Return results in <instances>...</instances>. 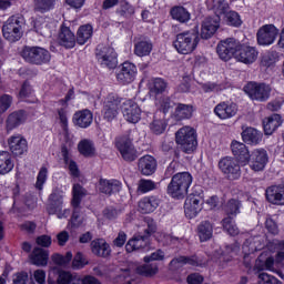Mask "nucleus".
Segmentation results:
<instances>
[{
    "mask_svg": "<svg viewBox=\"0 0 284 284\" xmlns=\"http://www.w3.org/2000/svg\"><path fill=\"white\" fill-rule=\"evenodd\" d=\"M196 232L201 243H205L212 239L214 234V226L210 221H203L197 225Z\"/></svg>",
    "mask_w": 284,
    "mask_h": 284,
    "instance_id": "c9c22d12",
    "label": "nucleus"
},
{
    "mask_svg": "<svg viewBox=\"0 0 284 284\" xmlns=\"http://www.w3.org/2000/svg\"><path fill=\"white\" fill-rule=\"evenodd\" d=\"M199 27L179 33L173 42V45L179 54H192L199 47Z\"/></svg>",
    "mask_w": 284,
    "mask_h": 284,
    "instance_id": "f257e3e1",
    "label": "nucleus"
},
{
    "mask_svg": "<svg viewBox=\"0 0 284 284\" xmlns=\"http://www.w3.org/2000/svg\"><path fill=\"white\" fill-rule=\"evenodd\" d=\"M122 113L129 123H139V121H141V108L133 100L123 102Z\"/></svg>",
    "mask_w": 284,
    "mask_h": 284,
    "instance_id": "f3484780",
    "label": "nucleus"
},
{
    "mask_svg": "<svg viewBox=\"0 0 284 284\" xmlns=\"http://www.w3.org/2000/svg\"><path fill=\"white\" fill-rule=\"evenodd\" d=\"M194 106L192 104L178 103L173 113L175 121H185V119H192Z\"/></svg>",
    "mask_w": 284,
    "mask_h": 284,
    "instance_id": "f704fd0d",
    "label": "nucleus"
},
{
    "mask_svg": "<svg viewBox=\"0 0 284 284\" xmlns=\"http://www.w3.org/2000/svg\"><path fill=\"white\" fill-rule=\"evenodd\" d=\"M225 19L229 23V26H234L235 28H239L243 21H241V16L236 11H229L225 13Z\"/></svg>",
    "mask_w": 284,
    "mask_h": 284,
    "instance_id": "6e6d98bb",
    "label": "nucleus"
},
{
    "mask_svg": "<svg viewBox=\"0 0 284 284\" xmlns=\"http://www.w3.org/2000/svg\"><path fill=\"white\" fill-rule=\"evenodd\" d=\"M270 158L267 156V151L264 149H256L248 154V165L253 172H263L265 165H267Z\"/></svg>",
    "mask_w": 284,
    "mask_h": 284,
    "instance_id": "4468645a",
    "label": "nucleus"
},
{
    "mask_svg": "<svg viewBox=\"0 0 284 284\" xmlns=\"http://www.w3.org/2000/svg\"><path fill=\"white\" fill-rule=\"evenodd\" d=\"M171 267H183V265H192L193 267H205L207 265V258L203 255L179 256L170 262Z\"/></svg>",
    "mask_w": 284,
    "mask_h": 284,
    "instance_id": "2eb2a0df",
    "label": "nucleus"
},
{
    "mask_svg": "<svg viewBox=\"0 0 284 284\" xmlns=\"http://www.w3.org/2000/svg\"><path fill=\"white\" fill-rule=\"evenodd\" d=\"M236 112H239L236 103L221 102L214 108V114L222 120L236 116Z\"/></svg>",
    "mask_w": 284,
    "mask_h": 284,
    "instance_id": "b1692460",
    "label": "nucleus"
},
{
    "mask_svg": "<svg viewBox=\"0 0 284 284\" xmlns=\"http://www.w3.org/2000/svg\"><path fill=\"white\" fill-rule=\"evenodd\" d=\"M88 196V190L81 184H73L71 205H81V201Z\"/></svg>",
    "mask_w": 284,
    "mask_h": 284,
    "instance_id": "37998d69",
    "label": "nucleus"
},
{
    "mask_svg": "<svg viewBox=\"0 0 284 284\" xmlns=\"http://www.w3.org/2000/svg\"><path fill=\"white\" fill-rule=\"evenodd\" d=\"M152 52V42L142 40L134 44V54L136 57H148Z\"/></svg>",
    "mask_w": 284,
    "mask_h": 284,
    "instance_id": "de8ad7c7",
    "label": "nucleus"
},
{
    "mask_svg": "<svg viewBox=\"0 0 284 284\" xmlns=\"http://www.w3.org/2000/svg\"><path fill=\"white\" fill-rule=\"evenodd\" d=\"M92 38V26L85 24L79 28L77 42L79 45H84Z\"/></svg>",
    "mask_w": 284,
    "mask_h": 284,
    "instance_id": "a18cd8bd",
    "label": "nucleus"
},
{
    "mask_svg": "<svg viewBox=\"0 0 284 284\" xmlns=\"http://www.w3.org/2000/svg\"><path fill=\"white\" fill-rule=\"evenodd\" d=\"M72 207L73 213L71 217V223H73L74 225H81V223L83 222V220L81 219V205H72Z\"/></svg>",
    "mask_w": 284,
    "mask_h": 284,
    "instance_id": "69168bd1",
    "label": "nucleus"
},
{
    "mask_svg": "<svg viewBox=\"0 0 284 284\" xmlns=\"http://www.w3.org/2000/svg\"><path fill=\"white\" fill-rule=\"evenodd\" d=\"M21 54L24 61L32 63V65H44L50 63L52 59L50 51L41 47H24Z\"/></svg>",
    "mask_w": 284,
    "mask_h": 284,
    "instance_id": "39448f33",
    "label": "nucleus"
},
{
    "mask_svg": "<svg viewBox=\"0 0 284 284\" xmlns=\"http://www.w3.org/2000/svg\"><path fill=\"white\" fill-rule=\"evenodd\" d=\"M223 230L231 236L239 235V226L234 223V217L227 216L222 220Z\"/></svg>",
    "mask_w": 284,
    "mask_h": 284,
    "instance_id": "09e8293b",
    "label": "nucleus"
},
{
    "mask_svg": "<svg viewBox=\"0 0 284 284\" xmlns=\"http://www.w3.org/2000/svg\"><path fill=\"white\" fill-rule=\"evenodd\" d=\"M49 258L50 253L48 250L41 248L39 246L34 247L30 254V261L32 265H37L38 267H45V265H48Z\"/></svg>",
    "mask_w": 284,
    "mask_h": 284,
    "instance_id": "7c9ffc66",
    "label": "nucleus"
},
{
    "mask_svg": "<svg viewBox=\"0 0 284 284\" xmlns=\"http://www.w3.org/2000/svg\"><path fill=\"white\" fill-rule=\"evenodd\" d=\"M220 26L221 23L219 22V18H206L202 22V29H201L202 39H211V37H214Z\"/></svg>",
    "mask_w": 284,
    "mask_h": 284,
    "instance_id": "bb28decb",
    "label": "nucleus"
},
{
    "mask_svg": "<svg viewBox=\"0 0 284 284\" xmlns=\"http://www.w3.org/2000/svg\"><path fill=\"white\" fill-rule=\"evenodd\" d=\"M190 185H192V174L190 172L176 173L168 185V195L172 196V199H185Z\"/></svg>",
    "mask_w": 284,
    "mask_h": 284,
    "instance_id": "f03ea898",
    "label": "nucleus"
},
{
    "mask_svg": "<svg viewBox=\"0 0 284 284\" xmlns=\"http://www.w3.org/2000/svg\"><path fill=\"white\" fill-rule=\"evenodd\" d=\"M214 10L215 14L217 17H221V14H225L226 12H230V4L225 0H215L214 3Z\"/></svg>",
    "mask_w": 284,
    "mask_h": 284,
    "instance_id": "4d7b16f0",
    "label": "nucleus"
},
{
    "mask_svg": "<svg viewBox=\"0 0 284 284\" xmlns=\"http://www.w3.org/2000/svg\"><path fill=\"white\" fill-rule=\"evenodd\" d=\"M283 123V120H281V115L273 114L263 121V128L264 133L270 135L274 134L276 132V129L280 128V125Z\"/></svg>",
    "mask_w": 284,
    "mask_h": 284,
    "instance_id": "4c0bfd02",
    "label": "nucleus"
},
{
    "mask_svg": "<svg viewBox=\"0 0 284 284\" xmlns=\"http://www.w3.org/2000/svg\"><path fill=\"white\" fill-rule=\"evenodd\" d=\"M59 43L63 48L70 49L77 45V38L68 27H62L59 33Z\"/></svg>",
    "mask_w": 284,
    "mask_h": 284,
    "instance_id": "473e14b6",
    "label": "nucleus"
},
{
    "mask_svg": "<svg viewBox=\"0 0 284 284\" xmlns=\"http://www.w3.org/2000/svg\"><path fill=\"white\" fill-rule=\"evenodd\" d=\"M168 90V82L161 78H154L149 83V92L151 97L163 94Z\"/></svg>",
    "mask_w": 284,
    "mask_h": 284,
    "instance_id": "58836bf2",
    "label": "nucleus"
},
{
    "mask_svg": "<svg viewBox=\"0 0 284 284\" xmlns=\"http://www.w3.org/2000/svg\"><path fill=\"white\" fill-rule=\"evenodd\" d=\"M92 121H94V115L92 114V111L88 109L80 110L73 114V123L74 125H78V128H90Z\"/></svg>",
    "mask_w": 284,
    "mask_h": 284,
    "instance_id": "cd10ccee",
    "label": "nucleus"
},
{
    "mask_svg": "<svg viewBox=\"0 0 284 284\" xmlns=\"http://www.w3.org/2000/svg\"><path fill=\"white\" fill-rule=\"evenodd\" d=\"M26 20L22 16H11L2 27V34L10 43H16L23 37Z\"/></svg>",
    "mask_w": 284,
    "mask_h": 284,
    "instance_id": "7ed1b4c3",
    "label": "nucleus"
},
{
    "mask_svg": "<svg viewBox=\"0 0 284 284\" xmlns=\"http://www.w3.org/2000/svg\"><path fill=\"white\" fill-rule=\"evenodd\" d=\"M175 142L180 145L182 152H185V154H192V152L196 150V145H199V142L196 141V130L192 126L181 128L175 133Z\"/></svg>",
    "mask_w": 284,
    "mask_h": 284,
    "instance_id": "20e7f679",
    "label": "nucleus"
},
{
    "mask_svg": "<svg viewBox=\"0 0 284 284\" xmlns=\"http://www.w3.org/2000/svg\"><path fill=\"white\" fill-rule=\"evenodd\" d=\"M235 59L241 63H246V64L254 63V61L258 59V51L254 47L240 43V48L237 49Z\"/></svg>",
    "mask_w": 284,
    "mask_h": 284,
    "instance_id": "a211bd4d",
    "label": "nucleus"
},
{
    "mask_svg": "<svg viewBox=\"0 0 284 284\" xmlns=\"http://www.w3.org/2000/svg\"><path fill=\"white\" fill-rule=\"evenodd\" d=\"M144 223L148 227L144 230V235L150 239L156 232V222L152 217H144Z\"/></svg>",
    "mask_w": 284,
    "mask_h": 284,
    "instance_id": "052dcab7",
    "label": "nucleus"
},
{
    "mask_svg": "<svg viewBox=\"0 0 284 284\" xmlns=\"http://www.w3.org/2000/svg\"><path fill=\"white\" fill-rule=\"evenodd\" d=\"M156 159L152 155H144L138 161V170L143 176H152L156 172Z\"/></svg>",
    "mask_w": 284,
    "mask_h": 284,
    "instance_id": "5701e85b",
    "label": "nucleus"
},
{
    "mask_svg": "<svg viewBox=\"0 0 284 284\" xmlns=\"http://www.w3.org/2000/svg\"><path fill=\"white\" fill-rule=\"evenodd\" d=\"M159 272V266L155 264H143L136 267V273L141 276H154Z\"/></svg>",
    "mask_w": 284,
    "mask_h": 284,
    "instance_id": "8fccbe9b",
    "label": "nucleus"
},
{
    "mask_svg": "<svg viewBox=\"0 0 284 284\" xmlns=\"http://www.w3.org/2000/svg\"><path fill=\"white\" fill-rule=\"evenodd\" d=\"M171 17L175 21H179V23H187L192 18V14H190V11L184 7L178 6L171 9Z\"/></svg>",
    "mask_w": 284,
    "mask_h": 284,
    "instance_id": "a19ab883",
    "label": "nucleus"
},
{
    "mask_svg": "<svg viewBox=\"0 0 284 284\" xmlns=\"http://www.w3.org/2000/svg\"><path fill=\"white\" fill-rule=\"evenodd\" d=\"M219 168L231 181L241 179V165H239V161H236V159L225 156L220 160Z\"/></svg>",
    "mask_w": 284,
    "mask_h": 284,
    "instance_id": "9b49d317",
    "label": "nucleus"
},
{
    "mask_svg": "<svg viewBox=\"0 0 284 284\" xmlns=\"http://www.w3.org/2000/svg\"><path fill=\"white\" fill-rule=\"evenodd\" d=\"M115 146L119 150L122 159L132 163V161H136L139 159V151L134 148L132 140L128 136H122L116 140Z\"/></svg>",
    "mask_w": 284,
    "mask_h": 284,
    "instance_id": "1a4fd4ad",
    "label": "nucleus"
},
{
    "mask_svg": "<svg viewBox=\"0 0 284 284\" xmlns=\"http://www.w3.org/2000/svg\"><path fill=\"white\" fill-rule=\"evenodd\" d=\"M256 37L258 45H272L278 37V29L274 24H265L258 29Z\"/></svg>",
    "mask_w": 284,
    "mask_h": 284,
    "instance_id": "dca6fc26",
    "label": "nucleus"
},
{
    "mask_svg": "<svg viewBox=\"0 0 284 284\" xmlns=\"http://www.w3.org/2000/svg\"><path fill=\"white\" fill-rule=\"evenodd\" d=\"M78 150H79L80 154H82L83 156H88V158L94 156V154L97 152V149H94V143H92V141H90V140H82L78 144Z\"/></svg>",
    "mask_w": 284,
    "mask_h": 284,
    "instance_id": "c03bdc74",
    "label": "nucleus"
},
{
    "mask_svg": "<svg viewBox=\"0 0 284 284\" xmlns=\"http://www.w3.org/2000/svg\"><path fill=\"white\" fill-rule=\"evenodd\" d=\"M14 169V162H12V155L8 151L0 152V174H8Z\"/></svg>",
    "mask_w": 284,
    "mask_h": 284,
    "instance_id": "ea45409f",
    "label": "nucleus"
},
{
    "mask_svg": "<svg viewBox=\"0 0 284 284\" xmlns=\"http://www.w3.org/2000/svg\"><path fill=\"white\" fill-rule=\"evenodd\" d=\"M158 105L163 114H168L174 108V102L169 97H163L159 100Z\"/></svg>",
    "mask_w": 284,
    "mask_h": 284,
    "instance_id": "13d9d810",
    "label": "nucleus"
},
{
    "mask_svg": "<svg viewBox=\"0 0 284 284\" xmlns=\"http://www.w3.org/2000/svg\"><path fill=\"white\" fill-rule=\"evenodd\" d=\"M121 181L119 180L100 179L98 190L102 194H106V196H112V194H118V192H121Z\"/></svg>",
    "mask_w": 284,
    "mask_h": 284,
    "instance_id": "4be33fe9",
    "label": "nucleus"
},
{
    "mask_svg": "<svg viewBox=\"0 0 284 284\" xmlns=\"http://www.w3.org/2000/svg\"><path fill=\"white\" fill-rule=\"evenodd\" d=\"M97 59L101 63V65H105L110 70H113L119 63L116 60V52L114 48L98 45L97 48Z\"/></svg>",
    "mask_w": 284,
    "mask_h": 284,
    "instance_id": "f8f14e48",
    "label": "nucleus"
},
{
    "mask_svg": "<svg viewBox=\"0 0 284 284\" xmlns=\"http://www.w3.org/2000/svg\"><path fill=\"white\" fill-rule=\"evenodd\" d=\"M150 245V237L148 235H134L125 244L128 253L136 252V250H145Z\"/></svg>",
    "mask_w": 284,
    "mask_h": 284,
    "instance_id": "c85d7f7f",
    "label": "nucleus"
},
{
    "mask_svg": "<svg viewBox=\"0 0 284 284\" xmlns=\"http://www.w3.org/2000/svg\"><path fill=\"white\" fill-rule=\"evenodd\" d=\"M125 241H128V234L125 232L120 231L118 236L113 240L114 247H123L125 245Z\"/></svg>",
    "mask_w": 284,
    "mask_h": 284,
    "instance_id": "338daca9",
    "label": "nucleus"
},
{
    "mask_svg": "<svg viewBox=\"0 0 284 284\" xmlns=\"http://www.w3.org/2000/svg\"><path fill=\"white\" fill-rule=\"evenodd\" d=\"M204 203L203 196L194 194L189 195L184 203V214L186 219H196L199 213L203 210Z\"/></svg>",
    "mask_w": 284,
    "mask_h": 284,
    "instance_id": "ddd939ff",
    "label": "nucleus"
},
{
    "mask_svg": "<svg viewBox=\"0 0 284 284\" xmlns=\"http://www.w3.org/2000/svg\"><path fill=\"white\" fill-rule=\"evenodd\" d=\"M47 212L48 214H55L58 219H68L70 215V210H63V193H61V191H53L49 195Z\"/></svg>",
    "mask_w": 284,
    "mask_h": 284,
    "instance_id": "0eeeda50",
    "label": "nucleus"
},
{
    "mask_svg": "<svg viewBox=\"0 0 284 284\" xmlns=\"http://www.w3.org/2000/svg\"><path fill=\"white\" fill-rule=\"evenodd\" d=\"M160 200L156 196L144 197L139 202V211L142 214H151L159 207Z\"/></svg>",
    "mask_w": 284,
    "mask_h": 284,
    "instance_id": "e433bc0d",
    "label": "nucleus"
},
{
    "mask_svg": "<svg viewBox=\"0 0 284 284\" xmlns=\"http://www.w3.org/2000/svg\"><path fill=\"white\" fill-rule=\"evenodd\" d=\"M119 108H121V98L110 93L103 102V119L109 122L114 121V119L119 116Z\"/></svg>",
    "mask_w": 284,
    "mask_h": 284,
    "instance_id": "9d476101",
    "label": "nucleus"
},
{
    "mask_svg": "<svg viewBox=\"0 0 284 284\" xmlns=\"http://www.w3.org/2000/svg\"><path fill=\"white\" fill-rule=\"evenodd\" d=\"M265 196L273 205H284V184L268 186Z\"/></svg>",
    "mask_w": 284,
    "mask_h": 284,
    "instance_id": "412c9836",
    "label": "nucleus"
},
{
    "mask_svg": "<svg viewBox=\"0 0 284 284\" xmlns=\"http://www.w3.org/2000/svg\"><path fill=\"white\" fill-rule=\"evenodd\" d=\"M244 92L252 99V101H267L272 94V87L265 83L248 82L244 87Z\"/></svg>",
    "mask_w": 284,
    "mask_h": 284,
    "instance_id": "423d86ee",
    "label": "nucleus"
},
{
    "mask_svg": "<svg viewBox=\"0 0 284 284\" xmlns=\"http://www.w3.org/2000/svg\"><path fill=\"white\" fill-rule=\"evenodd\" d=\"M8 145L14 156H21L28 152V141L21 134L10 136Z\"/></svg>",
    "mask_w": 284,
    "mask_h": 284,
    "instance_id": "6ab92c4d",
    "label": "nucleus"
},
{
    "mask_svg": "<svg viewBox=\"0 0 284 284\" xmlns=\"http://www.w3.org/2000/svg\"><path fill=\"white\" fill-rule=\"evenodd\" d=\"M88 265V260L83 258V254L77 253L72 261V267L73 270H83V266Z\"/></svg>",
    "mask_w": 284,
    "mask_h": 284,
    "instance_id": "680f3d73",
    "label": "nucleus"
},
{
    "mask_svg": "<svg viewBox=\"0 0 284 284\" xmlns=\"http://www.w3.org/2000/svg\"><path fill=\"white\" fill-rule=\"evenodd\" d=\"M28 119V114L23 110L13 111L7 116L6 120V128L7 132H12V130H16V128H19V125H22V123Z\"/></svg>",
    "mask_w": 284,
    "mask_h": 284,
    "instance_id": "a878e982",
    "label": "nucleus"
},
{
    "mask_svg": "<svg viewBox=\"0 0 284 284\" xmlns=\"http://www.w3.org/2000/svg\"><path fill=\"white\" fill-rule=\"evenodd\" d=\"M160 241L164 245H174V244L179 243V237H176L174 235H170L168 233H161L160 234Z\"/></svg>",
    "mask_w": 284,
    "mask_h": 284,
    "instance_id": "0e129e2a",
    "label": "nucleus"
},
{
    "mask_svg": "<svg viewBox=\"0 0 284 284\" xmlns=\"http://www.w3.org/2000/svg\"><path fill=\"white\" fill-rule=\"evenodd\" d=\"M231 150L240 163H243L244 165L250 163V150L245 144L239 141H233L231 144Z\"/></svg>",
    "mask_w": 284,
    "mask_h": 284,
    "instance_id": "c756f323",
    "label": "nucleus"
},
{
    "mask_svg": "<svg viewBox=\"0 0 284 284\" xmlns=\"http://www.w3.org/2000/svg\"><path fill=\"white\" fill-rule=\"evenodd\" d=\"M91 252L95 254V256H101L102 258H108L111 254L110 244L105 242L103 239L93 240L91 242Z\"/></svg>",
    "mask_w": 284,
    "mask_h": 284,
    "instance_id": "2f4dec72",
    "label": "nucleus"
},
{
    "mask_svg": "<svg viewBox=\"0 0 284 284\" xmlns=\"http://www.w3.org/2000/svg\"><path fill=\"white\" fill-rule=\"evenodd\" d=\"M48 180V168L42 166L37 178L36 187L37 190H43V184Z\"/></svg>",
    "mask_w": 284,
    "mask_h": 284,
    "instance_id": "bf43d9fd",
    "label": "nucleus"
},
{
    "mask_svg": "<svg viewBox=\"0 0 284 284\" xmlns=\"http://www.w3.org/2000/svg\"><path fill=\"white\" fill-rule=\"evenodd\" d=\"M278 61V52L276 51H268L262 57V64L266 68H270V65H274Z\"/></svg>",
    "mask_w": 284,
    "mask_h": 284,
    "instance_id": "864d4df0",
    "label": "nucleus"
},
{
    "mask_svg": "<svg viewBox=\"0 0 284 284\" xmlns=\"http://www.w3.org/2000/svg\"><path fill=\"white\" fill-rule=\"evenodd\" d=\"M12 284H28V273L27 272L17 273L13 276Z\"/></svg>",
    "mask_w": 284,
    "mask_h": 284,
    "instance_id": "774afa93",
    "label": "nucleus"
},
{
    "mask_svg": "<svg viewBox=\"0 0 284 284\" xmlns=\"http://www.w3.org/2000/svg\"><path fill=\"white\" fill-rule=\"evenodd\" d=\"M242 139L248 145H258L263 141V133L254 128H246L242 132Z\"/></svg>",
    "mask_w": 284,
    "mask_h": 284,
    "instance_id": "72a5a7b5",
    "label": "nucleus"
},
{
    "mask_svg": "<svg viewBox=\"0 0 284 284\" xmlns=\"http://www.w3.org/2000/svg\"><path fill=\"white\" fill-rule=\"evenodd\" d=\"M264 245L263 237L260 235L246 239L242 245L244 258H247V256H250V254H254V252H258V250H263Z\"/></svg>",
    "mask_w": 284,
    "mask_h": 284,
    "instance_id": "393cba45",
    "label": "nucleus"
},
{
    "mask_svg": "<svg viewBox=\"0 0 284 284\" xmlns=\"http://www.w3.org/2000/svg\"><path fill=\"white\" fill-rule=\"evenodd\" d=\"M258 283L260 284H278V278L267 274V273H260L258 274Z\"/></svg>",
    "mask_w": 284,
    "mask_h": 284,
    "instance_id": "e2e57ef3",
    "label": "nucleus"
},
{
    "mask_svg": "<svg viewBox=\"0 0 284 284\" xmlns=\"http://www.w3.org/2000/svg\"><path fill=\"white\" fill-rule=\"evenodd\" d=\"M241 42L234 38L221 40L216 47V52L222 61H230L233 57L236 59Z\"/></svg>",
    "mask_w": 284,
    "mask_h": 284,
    "instance_id": "6e6552de",
    "label": "nucleus"
},
{
    "mask_svg": "<svg viewBox=\"0 0 284 284\" xmlns=\"http://www.w3.org/2000/svg\"><path fill=\"white\" fill-rule=\"evenodd\" d=\"M136 74V65L131 62H124L116 73L119 83L125 85V83H132L134 75Z\"/></svg>",
    "mask_w": 284,
    "mask_h": 284,
    "instance_id": "aec40b11",
    "label": "nucleus"
},
{
    "mask_svg": "<svg viewBox=\"0 0 284 284\" xmlns=\"http://www.w3.org/2000/svg\"><path fill=\"white\" fill-rule=\"evenodd\" d=\"M150 128L154 134H163V132H165V128H168V123H165V119L154 118Z\"/></svg>",
    "mask_w": 284,
    "mask_h": 284,
    "instance_id": "603ef678",
    "label": "nucleus"
},
{
    "mask_svg": "<svg viewBox=\"0 0 284 284\" xmlns=\"http://www.w3.org/2000/svg\"><path fill=\"white\" fill-rule=\"evenodd\" d=\"M223 210L227 216H231V219H233V216H236V214H239V212H241V201L231 199L224 205Z\"/></svg>",
    "mask_w": 284,
    "mask_h": 284,
    "instance_id": "49530a36",
    "label": "nucleus"
},
{
    "mask_svg": "<svg viewBox=\"0 0 284 284\" xmlns=\"http://www.w3.org/2000/svg\"><path fill=\"white\" fill-rule=\"evenodd\" d=\"M152 190H156V183L152 180L141 179L138 183V191L142 194L148 192H152Z\"/></svg>",
    "mask_w": 284,
    "mask_h": 284,
    "instance_id": "3c124183",
    "label": "nucleus"
},
{
    "mask_svg": "<svg viewBox=\"0 0 284 284\" xmlns=\"http://www.w3.org/2000/svg\"><path fill=\"white\" fill-rule=\"evenodd\" d=\"M54 6H57V0H33V10L40 14L54 10Z\"/></svg>",
    "mask_w": 284,
    "mask_h": 284,
    "instance_id": "79ce46f5",
    "label": "nucleus"
},
{
    "mask_svg": "<svg viewBox=\"0 0 284 284\" xmlns=\"http://www.w3.org/2000/svg\"><path fill=\"white\" fill-rule=\"evenodd\" d=\"M12 95L10 94H2L0 95V114H4V112H8L10 108L12 106Z\"/></svg>",
    "mask_w": 284,
    "mask_h": 284,
    "instance_id": "5fc2aeb1",
    "label": "nucleus"
}]
</instances>
